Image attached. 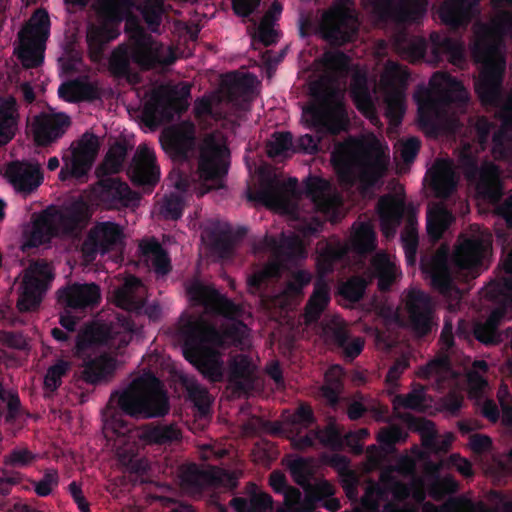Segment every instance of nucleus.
Masks as SVG:
<instances>
[{"instance_id": "f257e3e1", "label": "nucleus", "mask_w": 512, "mask_h": 512, "mask_svg": "<svg viewBox=\"0 0 512 512\" xmlns=\"http://www.w3.org/2000/svg\"><path fill=\"white\" fill-rule=\"evenodd\" d=\"M186 293L194 305L202 306L207 313L233 320L219 330L202 316L183 315L177 330L185 359L210 382H220L223 379V361L212 345L238 347L244 344L248 327L243 321L235 320L241 315L242 308L197 279L186 286Z\"/></svg>"}, {"instance_id": "f03ea898", "label": "nucleus", "mask_w": 512, "mask_h": 512, "mask_svg": "<svg viewBox=\"0 0 512 512\" xmlns=\"http://www.w3.org/2000/svg\"><path fill=\"white\" fill-rule=\"evenodd\" d=\"M109 406L118 409L105 420L103 432L106 438L114 440L119 457L133 452V447L121 451L137 435L133 426L122 418V414L149 419L163 417L170 410L169 398L161 381L151 372L133 379L122 391H115L109 399Z\"/></svg>"}, {"instance_id": "7ed1b4c3", "label": "nucleus", "mask_w": 512, "mask_h": 512, "mask_svg": "<svg viewBox=\"0 0 512 512\" xmlns=\"http://www.w3.org/2000/svg\"><path fill=\"white\" fill-rule=\"evenodd\" d=\"M195 145L193 132L183 130L170 133L162 142L163 149L176 165L170 173L175 188L188 193L196 190L198 181L211 182L212 187L207 190L223 187L229 169V149L214 139L207 140L200 150L197 169L194 170Z\"/></svg>"}, {"instance_id": "20e7f679", "label": "nucleus", "mask_w": 512, "mask_h": 512, "mask_svg": "<svg viewBox=\"0 0 512 512\" xmlns=\"http://www.w3.org/2000/svg\"><path fill=\"white\" fill-rule=\"evenodd\" d=\"M471 54L481 64L479 77L475 80V92L483 103L497 104L506 71V58L502 51L504 37L512 36V12L501 11L491 24L476 22Z\"/></svg>"}, {"instance_id": "39448f33", "label": "nucleus", "mask_w": 512, "mask_h": 512, "mask_svg": "<svg viewBox=\"0 0 512 512\" xmlns=\"http://www.w3.org/2000/svg\"><path fill=\"white\" fill-rule=\"evenodd\" d=\"M116 306L127 313L117 314L108 324H90L81 329L75 341V355L79 358L88 357L90 352L105 347L120 351L132 340L136 331L134 321L129 312L140 314L145 305V287L139 278L131 276L114 292Z\"/></svg>"}, {"instance_id": "423d86ee", "label": "nucleus", "mask_w": 512, "mask_h": 512, "mask_svg": "<svg viewBox=\"0 0 512 512\" xmlns=\"http://www.w3.org/2000/svg\"><path fill=\"white\" fill-rule=\"evenodd\" d=\"M331 162L341 187L351 189L359 182L363 191L374 188L385 175L388 160L379 149L360 153L349 139L335 145Z\"/></svg>"}, {"instance_id": "0eeeda50", "label": "nucleus", "mask_w": 512, "mask_h": 512, "mask_svg": "<svg viewBox=\"0 0 512 512\" xmlns=\"http://www.w3.org/2000/svg\"><path fill=\"white\" fill-rule=\"evenodd\" d=\"M87 207L83 202H75L65 210L49 206L31 215V220L23 229L21 249L30 252L34 248L49 244L62 234H72L88 221Z\"/></svg>"}, {"instance_id": "6e6552de", "label": "nucleus", "mask_w": 512, "mask_h": 512, "mask_svg": "<svg viewBox=\"0 0 512 512\" xmlns=\"http://www.w3.org/2000/svg\"><path fill=\"white\" fill-rule=\"evenodd\" d=\"M335 5L324 11L319 17L320 9L299 10L298 26L302 38L317 31L331 45L341 46L354 41L359 31L357 14L345 4L355 2H333Z\"/></svg>"}, {"instance_id": "1a4fd4ad", "label": "nucleus", "mask_w": 512, "mask_h": 512, "mask_svg": "<svg viewBox=\"0 0 512 512\" xmlns=\"http://www.w3.org/2000/svg\"><path fill=\"white\" fill-rule=\"evenodd\" d=\"M329 188V182L317 176H309L304 182L303 190L294 177H290L286 181L269 178L262 183L257 192L250 193L248 198L259 201L267 207L283 208L288 204L290 198L300 199L302 194H305L318 211L329 213L332 209V202L327 194Z\"/></svg>"}, {"instance_id": "9d476101", "label": "nucleus", "mask_w": 512, "mask_h": 512, "mask_svg": "<svg viewBox=\"0 0 512 512\" xmlns=\"http://www.w3.org/2000/svg\"><path fill=\"white\" fill-rule=\"evenodd\" d=\"M377 211L382 231L387 237L393 236L405 220L401 242L407 264L415 265L419 244L417 208L412 203L406 204L404 196L388 193L379 198Z\"/></svg>"}, {"instance_id": "9b49d317", "label": "nucleus", "mask_w": 512, "mask_h": 512, "mask_svg": "<svg viewBox=\"0 0 512 512\" xmlns=\"http://www.w3.org/2000/svg\"><path fill=\"white\" fill-rule=\"evenodd\" d=\"M458 161L467 180L475 183L477 194L495 205L496 214L512 229V195L501 201L503 186L499 168L490 162L479 167L476 156L468 151L461 152Z\"/></svg>"}, {"instance_id": "f8f14e48", "label": "nucleus", "mask_w": 512, "mask_h": 512, "mask_svg": "<svg viewBox=\"0 0 512 512\" xmlns=\"http://www.w3.org/2000/svg\"><path fill=\"white\" fill-rule=\"evenodd\" d=\"M505 271L510 276L491 281L486 287V296L497 303L484 322H477L473 327L474 337L482 344L491 346L502 341L499 326L512 310V260L505 264Z\"/></svg>"}, {"instance_id": "ddd939ff", "label": "nucleus", "mask_w": 512, "mask_h": 512, "mask_svg": "<svg viewBox=\"0 0 512 512\" xmlns=\"http://www.w3.org/2000/svg\"><path fill=\"white\" fill-rule=\"evenodd\" d=\"M50 25L48 12L39 8L18 32L19 45L15 52L25 69L38 68L43 64Z\"/></svg>"}, {"instance_id": "4468645a", "label": "nucleus", "mask_w": 512, "mask_h": 512, "mask_svg": "<svg viewBox=\"0 0 512 512\" xmlns=\"http://www.w3.org/2000/svg\"><path fill=\"white\" fill-rule=\"evenodd\" d=\"M191 94V86L182 83L167 92L154 91L143 108V119L148 126H158L174 119L175 114H181L187 109V100Z\"/></svg>"}, {"instance_id": "2eb2a0df", "label": "nucleus", "mask_w": 512, "mask_h": 512, "mask_svg": "<svg viewBox=\"0 0 512 512\" xmlns=\"http://www.w3.org/2000/svg\"><path fill=\"white\" fill-rule=\"evenodd\" d=\"M125 31L134 43L132 49V61L143 70H150L161 65H171L175 61L172 53L164 57L162 47L155 46L154 40L139 24L134 16H130L125 24Z\"/></svg>"}, {"instance_id": "dca6fc26", "label": "nucleus", "mask_w": 512, "mask_h": 512, "mask_svg": "<svg viewBox=\"0 0 512 512\" xmlns=\"http://www.w3.org/2000/svg\"><path fill=\"white\" fill-rule=\"evenodd\" d=\"M98 150V137L93 133H84L63 155L64 164L59 172V179L66 181L86 177L94 164Z\"/></svg>"}, {"instance_id": "f3484780", "label": "nucleus", "mask_w": 512, "mask_h": 512, "mask_svg": "<svg viewBox=\"0 0 512 512\" xmlns=\"http://www.w3.org/2000/svg\"><path fill=\"white\" fill-rule=\"evenodd\" d=\"M54 274L48 263L36 261L25 271L17 308L21 312L36 310L50 287Z\"/></svg>"}, {"instance_id": "a211bd4d", "label": "nucleus", "mask_w": 512, "mask_h": 512, "mask_svg": "<svg viewBox=\"0 0 512 512\" xmlns=\"http://www.w3.org/2000/svg\"><path fill=\"white\" fill-rule=\"evenodd\" d=\"M57 302L68 312H86L101 302V289L96 283H68L57 291Z\"/></svg>"}, {"instance_id": "6ab92c4d", "label": "nucleus", "mask_w": 512, "mask_h": 512, "mask_svg": "<svg viewBox=\"0 0 512 512\" xmlns=\"http://www.w3.org/2000/svg\"><path fill=\"white\" fill-rule=\"evenodd\" d=\"M124 233L119 224L111 221L98 222L88 233L83 243L86 257L94 259L98 253L105 254L123 244Z\"/></svg>"}, {"instance_id": "aec40b11", "label": "nucleus", "mask_w": 512, "mask_h": 512, "mask_svg": "<svg viewBox=\"0 0 512 512\" xmlns=\"http://www.w3.org/2000/svg\"><path fill=\"white\" fill-rule=\"evenodd\" d=\"M4 177L18 193L28 195L43 182L44 175L38 162L13 160L4 168Z\"/></svg>"}, {"instance_id": "412c9836", "label": "nucleus", "mask_w": 512, "mask_h": 512, "mask_svg": "<svg viewBox=\"0 0 512 512\" xmlns=\"http://www.w3.org/2000/svg\"><path fill=\"white\" fill-rule=\"evenodd\" d=\"M375 4L380 19L399 27L419 24L427 12L430 2H368Z\"/></svg>"}, {"instance_id": "4be33fe9", "label": "nucleus", "mask_w": 512, "mask_h": 512, "mask_svg": "<svg viewBox=\"0 0 512 512\" xmlns=\"http://www.w3.org/2000/svg\"><path fill=\"white\" fill-rule=\"evenodd\" d=\"M420 269L430 279L433 289L444 296H449L452 293L455 286L448 263V255L445 251L421 255Z\"/></svg>"}, {"instance_id": "5701e85b", "label": "nucleus", "mask_w": 512, "mask_h": 512, "mask_svg": "<svg viewBox=\"0 0 512 512\" xmlns=\"http://www.w3.org/2000/svg\"><path fill=\"white\" fill-rule=\"evenodd\" d=\"M127 175L135 186L153 188L160 179L154 151L140 145L127 169Z\"/></svg>"}, {"instance_id": "b1692460", "label": "nucleus", "mask_w": 512, "mask_h": 512, "mask_svg": "<svg viewBox=\"0 0 512 512\" xmlns=\"http://www.w3.org/2000/svg\"><path fill=\"white\" fill-rule=\"evenodd\" d=\"M407 424L409 430L416 432L421 437V444L424 449L431 453H446L454 441L452 433H446L439 437L433 421L424 417H416L410 413L400 416Z\"/></svg>"}, {"instance_id": "393cba45", "label": "nucleus", "mask_w": 512, "mask_h": 512, "mask_svg": "<svg viewBox=\"0 0 512 512\" xmlns=\"http://www.w3.org/2000/svg\"><path fill=\"white\" fill-rule=\"evenodd\" d=\"M96 197L106 209H119L127 207L138 200L136 194L128 184L112 176H98Z\"/></svg>"}, {"instance_id": "a878e982", "label": "nucleus", "mask_w": 512, "mask_h": 512, "mask_svg": "<svg viewBox=\"0 0 512 512\" xmlns=\"http://www.w3.org/2000/svg\"><path fill=\"white\" fill-rule=\"evenodd\" d=\"M406 308L411 330L424 337L432 330V305L430 297L421 290H411L407 295Z\"/></svg>"}, {"instance_id": "bb28decb", "label": "nucleus", "mask_w": 512, "mask_h": 512, "mask_svg": "<svg viewBox=\"0 0 512 512\" xmlns=\"http://www.w3.org/2000/svg\"><path fill=\"white\" fill-rule=\"evenodd\" d=\"M428 43L429 63L437 65L447 59L453 65H460L465 60L464 45L459 38H453L445 32L433 31L429 35Z\"/></svg>"}, {"instance_id": "cd10ccee", "label": "nucleus", "mask_w": 512, "mask_h": 512, "mask_svg": "<svg viewBox=\"0 0 512 512\" xmlns=\"http://www.w3.org/2000/svg\"><path fill=\"white\" fill-rule=\"evenodd\" d=\"M488 248V243L482 238H466L456 247L454 263L459 270L467 271L472 278H476L480 274V268Z\"/></svg>"}, {"instance_id": "c85d7f7f", "label": "nucleus", "mask_w": 512, "mask_h": 512, "mask_svg": "<svg viewBox=\"0 0 512 512\" xmlns=\"http://www.w3.org/2000/svg\"><path fill=\"white\" fill-rule=\"evenodd\" d=\"M182 480L186 485L199 490L205 486L225 487L233 490L238 484L234 473L219 468L203 470L199 469L196 465L188 467L183 472Z\"/></svg>"}, {"instance_id": "c756f323", "label": "nucleus", "mask_w": 512, "mask_h": 512, "mask_svg": "<svg viewBox=\"0 0 512 512\" xmlns=\"http://www.w3.org/2000/svg\"><path fill=\"white\" fill-rule=\"evenodd\" d=\"M436 13L440 21L455 31L466 29L481 14V2H439Z\"/></svg>"}, {"instance_id": "7c9ffc66", "label": "nucleus", "mask_w": 512, "mask_h": 512, "mask_svg": "<svg viewBox=\"0 0 512 512\" xmlns=\"http://www.w3.org/2000/svg\"><path fill=\"white\" fill-rule=\"evenodd\" d=\"M429 85L443 105L463 106L469 100L468 92L463 83L447 72H435L429 81Z\"/></svg>"}, {"instance_id": "2f4dec72", "label": "nucleus", "mask_w": 512, "mask_h": 512, "mask_svg": "<svg viewBox=\"0 0 512 512\" xmlns=\"http://www.w3.org/2000/svg\"><path fill=\"white\" fill-rule=\"evenodd\" d=\"M70 124V118L64 113L36 116L33 124L36 143L40 146L51 144L64 135Z\"/></svg>"}, {"instance_id": "473e14b6", "label": "nucleus", "mask_w": 512, "mask_h": 512, "mask_svg": "<svg viewBox=\"0 0 512 512\" xmlns=\"http://www.w3.org/2000/svg\"><path fill=\"white\" fill-rule=\"evenodd\" d=\"M429 187L436 198L448 199L457 189L458 178L449 162L438 161L428 171Z\"/></svg>"}, {"instance_id": "72a5a7b5", "label": "nucleus", "mask_w": 512, "mask_h": 512, "mask_svg": "<svg viewBox=\"0 0 512 512\" xmlns=\"http://www.w3.org/2000/svg\"><path fill=\"white\" fill-rule=\"evenodd\" d=\"M480 102L484 106H491L494 108H498V118L501 121V128L497 130L492 136L493 143V151L494 153L499 152L500 154H505V150L510 141V137L507 134L508 131H512V94L509 95L505 100H503V87L501 88V98L499 103L486 104L481 100Z\"/></svg>"}, {"instance_id": "f704fd0d", "label": "nucleus", "mask_w": 512, "mask_h": 512, "mask_svg": "<svg viewBox=\"0 0 512 512\" xmlns=\"http://www.w3.org/2000/svg\"><path fill=\"white\" fill-rule=\"evenodd\" d=\"M330 300V285L324 278H317L314 282L313 292L304 308L305 322L307 324L316 323L327 308Z\"/></svg>"}, {"instance_id": "c9c22d12", "label": "nucleus", "mask_w": 512, "mask_h": 512, "mask_svg": "<svg viewBox=\"0 0 512 512\" xmlns=\"http://www.w3.org/2000/svg\"><path fill=\"white\" fill-rule=\"evenodd\" d=\"M261 246L273 251L277 257L286 260H293L303 252L301 239L295 234H282L279 240L274 236L267 235L262 240Z\"/></svg>"}, {"instance_id": "e433bc0d", "label": "nucleus", "mask_w": 512, "mask_h": 512, "mask_svg": "<svg viewBox=\"0 0 512 512\" xmlns=\"http://www.w3.org/2000/svg\"><path fill=\"white\" fill-rule=\"evenodd\" d=\"M254 380V366L248 355L238 354L229 361V381L238 390L251 387Z\"/></svg>"}, {"instance_id": "4c0bfd02", "label": "nucleus", "mask_w": 512, "mask_h": 512, "mask_svg": "<svg viewBox=\"0 0 512 512\" xmlns=\"http://www.w3.org/2000/svg\"><path fill=\"white\" fill-rule=\"evenodd\" d=\"M92 7L99 9L100 18L103 23L109 27L119 29L121 23L133 16L130 14V8L136 7V2H93Z\"/></svg>"}, {"instance_id": "58836bf2", "label": "nucleus", "mask_w": 512, "mask_h": 512, "mask_svg": "<svg viewBox=\"0 0 512 512\" xmlns=\"http://www.w3.org/2000/svg\"><path fill=\"white\" fill-rule=\"evenodd\" d=\"M132 53L125 45H119L113 50L109 58V71L115 78H125L129 82L137 78L131 68Z\"/></svg>"}, {"instance_id": "ea45409f", "label": "nucleus", "mask_w": 512, "mask_h": 512, "mask_svg": "<svg viewBox=\"0 0 512 512\" xmlns=\"http://www.w3.org/2000/svg\"><path fill=\"white\" fill-rule=\"evenodd\" d=\"M454 221L452 213L444 207H436L427 212L426 230L429 237L438 241L442 238L444 232Z\"/></svg>"}, {"instance_id": "a19ab883", "label": "nucleus", "mask_w": 512, "mask_h": 512, "mask_svg": "<svg viewBox=\"0 0 512 512\" xmlns=\"http://www.w3.org/2000/svg\"><path fill=\"white\" fill-rule=\"evenodd\" d=\"M142 253L149 257L152 267L157 275L165 276L171 269V261L168 253L157 240H150L140 245Z\"/></svg>"}, {"instance_id": "79ce46f5", "label": "nucleus", "mask_w": 512, "mask_h": 512, "mask_svg": "<svg viewBox=\"0 0 512 512\" xmlns=\"http://www.w3.org/2000/svg\"><path fill=\"white\" fill-rule=\"evenodd\" d=\"M127 156V146L124 143L116 142L112 145L102 164L96 169L97 176H111L119 173Z\"/></svg>"}, {"instance_id": "37998d69", "label": "nucleus", "mask_w": 512, "mask_h": 512, "mask_svg": "<svg viewBox=\"0 0 512 512\" xmlns=\"http://www.w3.org/2000/svg\"><path fill=\"white\" fill-rule=\"evenodd\" d=\"M371 268L378 279L380 291H388L395 280V266L387 254L378 253L371 260Z\"/></svg>"}, {"instance_id": "c03bdc74", "label": "nucleus", "mask_w": 512, "mask_h": 512, "mask_svg": "<svg viewBox=\"0 0 512 512\" xmlns=\"http://www.w3.org/2000/svg\"><path fill=\"white\" fill-rule=\"evenodd\" d=\"M409 72L402 65L389 61L381 75V82L388 91H403L407 85Z\"/></svg>"}, {"instance_id": "a18cd8bd", "label": "nucleus", "mask_w": 512, "mask_h": 512, "mask_svg": "<svg viewBox=\"0 0 512 512\" xmlns=\"http://www.w3.org/2000/svg\"><path fill=\"white\" fill-rule=\"evenodd\" d=\"M38 460V454L26 444L16 445L3 457V465L19 471L31 467Z\"/></svg>"}, {"instance_id": "49530a36", "label": "nucleus", "mask_w": 512, "mask_h": 512, "mask_svg": "<svg viewBox=\"0 0 512 512\" xmlns=\"http://www.w3.org/2000/svg\"><path fill=\"white\" fill-rule=\"evenodd\" d=\"M17 125L16 107L13 99L0 104V147L14 136Z\"/></svg>"}, {"instance_id": "de8ad7c7", "label": "nucleus", "mask_w": 512, "mask_h": 512, "mask_svg": "<svg viewBox=\"0 0 512 512\" xmlns=\"http://www.w3.org/2000/svg\"><path fill=\"white\" fill-rule=\"evenodd\" d=\"M418 107V121L419 125L427 130L436 132L438 130L437 117L438 105L435 99L431 96L429 91L425 92L422 100L417 98Z\"/></svg>"}, {"instance_id": "09e8293b", "label": "nucleus", "mask_w": 512, "mask_h": 512, "mask_svg": "<svg viewBox=\"0 0 512 512\" xmlns=\"http://www.w3.org/2000/svg\"><path fill=\"white\" fill-rule=\"evenodd\" d=\"M119 35V29L109 27L101 21L98 25L88 26L87 43L91 49L101 51L104 45L115 40Z\"/></svg>"}, {"instance_id": "8fccbe9b", "label": "nucleus", "mask_w": 512, "mask_h": 512, "mask_svg": "<svg viewBox=\"0 0 512 512\" xmlns=\"http://www.w3.org/2000/svg\"><path fill=\"white\" fill-rule=\"evenodd\" d=\"M351 96L356 108L366 117L375 113V106L365 78L355 79L351 86Z\"/></svg>"}, {"instance_id": "3c124183", "label": "nucleus", "mask_w": 512, "mask_h": 512, "mask_svg": "<svg viewBox=\"0 0 512 512\" xmlns=\"http://www.w3.org/2000/svg\"><path fill=\"white\" fill-rule=\"evenodd\" d=\"M165 2H136L148 29L153 33L160 32V26L166 12Z\"/></svg>"}, {"instance_id": "603ef678", "label": "nucleus", "mask_w": 512, "mask_h": 512, "mask_svg": "<svg viewBox=\"0 0 512 512\" xmlns=\"http://www.w3.org/2000/svg\"><path fill=\"white\" fill-rule=\"evenodd\" d=\"M309 117L310 125L317 129L329 131L336 135L341 130V124L330 119L327 111L321 104H312L304 110Z\"/></svg>"}, {"instance_id": "864d4df0", "label": "nucleus", "mask_w": 512, "mask_h": 512, "mask_svg": "<svg viewBox=\"0 0 512 512\" xmlns=\"http://www.w3.org/2000/svg\"><path fill=\"white\" fill-rule=\"evenodd\" d=\"M352 249L360 254L366 255L376 248V235L368 223H361L351 237Z\"/></svg>"}, {"instance_id": "5fc2aeb1", "label": "nucleus", "mask_w": 512, "mask_h": 512, "mask_svg": "<svg viewBox=\"0 0 512 512\" xmlns=\"http://www.w3.org/2000/svg\"><path fill=\"white\" fill-rule=\"evenodd\" d=\"M406 111L403 91H388L385 96V115L393 126L401 124Z\"/></svg>"}, {"instance_id": "6e6d98bb", "label": "nucleus", "mask_w": 512, "mask_h": 512, "mask_svg": "<svg viewBox=\"0 0 512 512\" xmlns=\"http://www.w3.org/2000/svg\"><path fill=\"white\" fill-rule=\"evenodd\" d=\"M142 438L149 444H169L180 438V431L173 425L148 426Z\"/></svg>"}, {"instance_id": "4d7b16f0", "label": "nucleus", "mask_w": 512, "mask_h": 512, "mask_svg": "<svg viewBox=\"0 0 512 512\" xmlns=\"http://www.w3.org/2000/svg\"><path fill=\"white\" fill-rule=\"evenodd\" d=\"M316 439L325 447L334 451H341L344 448V439L341 428L330 421L323 429L314 430Z\"/></svg>"}, {"instance_id": "13d9d810", "label": "nucleus", "mask_w": 512, "mask_h": 512, "mask_svg": "<svg viewBox=\"0 0 512 512\" xmlns=\"http://www.w3.org/2000/svg\"><path fill=\"white\" fill-rule=\"evenodd\" d=\"M246 232L247 230L244 227L239 228L235 234L230 229L213 231L211 233L213 246L222 255H229L234 250L235 241L242 238Z\"/></svg>"}, {"instance_id": "bf43d9fd", "label": "nucleus", "mask_w": 512, "mask_h": 512, "mask_svg": "<svg viewBox=\"0 0 512 512\" xmlns=\"http://www.w3.org/2000/svg\"><path fill=\"white\" fill-rule=\"evenodd\" d=\"M290 474L296 484L308 490L311 487V478L314 475L311 460L298 457L289 464Z\"/></svg>"}, {"instance_id": "052dcab7", "label": "nucleus", "mask_w": 512, "mask_h": 512, "mask_svg": "<svg viewBox=\"0 0 512 512\" xmlns=\"http://www.w3.org/2000/svg\"><path fill=\"white\" fill-rule=\"evenodd\" d=\"M407 437L408 433L404 428L393 424L380 429L377 441L386 452H391L397 443L405 442Z\"/></svg>"}, {"instance_id": "680f3d73", "label": "nucleus", "mask_w": 512, "mask_h": 512, "mask_svg": "<svg viewBox=\"0 0 512 512\" xmlns=\"http://www.w3.org/2000/svg\"><path fill=\"white\" fill-rule=\"evenodd\" d=\"M254 83L255 77L251 74H234L228 84L230 98L239 96L246 101L254 92Z\"/></svg>"}, {"instance_id": "e2e57ef3", "label": "nucleus", "mask_w": 512, "mask_h": 512, "mask_svg": "<svg viewBox=\"0 0 512 512\" xmlns=\"http://www.w3.org/2000/svg\"><path fill=\"white\" fill-rule=\"evenodd\" d=\"M71 369L69 361L58 359L51 365L44 377V388L49 392H55L62 384V378L67 375Z\"/></svg>"}, {"instance_id": "0e129e2a", "label": "nucleus", "mask_w": 512, "mask_h": 512, "mask_svg": "<svg viewBox=\"0 0 512 512\" xmlns=\"http://www.w3.org/2000/svg\"><path fill=\"white\" fill-rule=\"evenodd\" d=\"M346 249L341 245H327L318 256V267L323 273L333 272L335 264L346 256Z\"/></svg>"}, {"instance_id": "69168bd1", "label": "nucleus", "mask_w": 512, "mask_h": 512, "mask_svg": "<svg viewBox=\"0 0 512 512\" xmlns=\"http://www.w3.org/2000/svg\"><path fill=\"white\" fill-rule=\"evenodd\" d=\"M366 287L367 282L362 277L353 276L339 286L338 292L345 300L356 303L363 298Z\"/></svg>"}, {"instance_id": "338daca9", "label": "nucleus", "mask_w": 512, "mask_h": 512, "mask_svg": "<svg viewBox=\"0 0 512 512\" xmlns=\"http://www.w3.org/2000/svg\"><path fill=\"white\" fill-rule=\"evenodd\" d=\"M458 488V482L453 477H436L429 485V494L433 499L441 501L447 495L456 493Z\"/></svg>"}, {"instance_id": "774afa93", "label": "nucleus", "mask_w": 512, "mask_h": 512, "mask_svg": "<svg viewBox=\"0 0 512 512\" xmlns=\"http://www.w3.org/2000/svg\"><path fill=\"white\" fill-rule=\"evenodd\" d=\"M183 210V197L176 193H171L165 196L160 206V214L166 220L180 219L183 215Z\"/></svg>"}]
</instances>
